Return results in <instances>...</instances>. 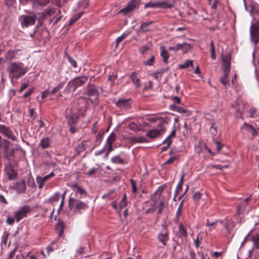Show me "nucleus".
Here are the masks:
<instances>
[{"instance_id": "obj_26", "label": "nucleus", "mask_w": 259, "mask_h": 259, "mask_svg": "<svg viewBox=\"0 0 259 259\" xmlns=\"http://www.w3.org/2000/svg\"><path fill=\"white\" fill-rule=\"evenodd\" d=\"M78 121L76 116L71 115L68 116V124L69 126L75 125Z\"/></svg>"}, {"instance_id": "obj_51", "label": "nucleus", "mask_w": 259, "mask_h": 259, "mask_svg": "<svg viewBox=\"0 0 259 259\" xmlns=\"http://www.w3.org/2000/svg\"><path fill=\"white\" fill-rule=\"evenodd\" d=\"M130 182L132 187V192L134 193H137V188L136 186V182L133 179H131Z\"/></svg>"}, {"instance_id": "obj_56", "label": "nucleus", "mask_w": 259, "mask_h": 259, "mask_svg": "<svg viewBox=\"0 0 259 259\" xmlns=\"http://www.w3.org/2000/svg\"><path fill=\"white\" fill-rule=\"evenodd\" d=\"M201 197V194L199 192H195L193 195V199L195 201H198Z\"/></svg>"}, {"instance_id": "obj_29", "label": "nucleus", "mask_w": 259, "mask_h": 259, "mask_svg": "<svg viewBox=\"0 0 259 259\" xmlns=\"http://www.w3.org/2000/svg\"><path fill=\"white\" fill-rule=\"evenodd\" d=\"M229 75V73H227L226 72H223V75H222L220 78V82L224 85H226L229 83V79L228 78Z\"/></svg>"}, {"instance_id": "obj_37", "label": "nucleus", "mask_w": 259, "mask_h": 259, "mask_svg": "<svg viewBox=\"0 0 259 259\" xmlns=\"http://www.w3.org/2000/svg\"><path fill=\"white\" fill-rule=\"evenodd\" d=\"M166 188L165 185H162L160 186L157 189V190L153 193L152 197H156V195L158 194V193H159L158 198H160V193L165 189Z\"/></svg>"}, {"instance_id": "obj_35", "label": "nucleus", "mask_w": 259, "mask_h": 259, "mask_svg": "<svg viewBox=\"0 0 259 259\" xmlns=\"http://www.w3.org/2000/svg\"><path fill=\"white\" fill-rule=\"evenodd\" d=\"M189 67H193V61L190 60H186L184 64L180 65V68L181 69H186Z\"/></svg>"}, {"instance_id": "obj_31", "label": "nucleus", "mask_w": 259, "mask_h": 259, "mask_svg": "<svg viewBox=\"0 0 259 259\" xmlns=\"http://www.w3.org/2000/svg\"><path fill=\"white\" fill-rule=\"evenodd\" d=\"M7 174H8V178L10 180H14L17 177V173H16V172L11 167H10L7 169Z\"/></svg>"}, {"instance_id": "obj_30", "label": "nucleus", "mask_w": 259, "mask_h": 259, "mask_svg": "<svg viewBox=\"0 0 259 259\" xmlns=\"http://www.w3.org/2000/svg\"><path fill=\"white\" fill-rule=\"evenodd\" d=\"M176 128L175 127H174L170 134L167 137V138L164 141H163V143L164 144L165 142H168V145H170L171 143L172 142L171 138L176 137Z\"/></svg>"}, {"instance_id": "obj_28", "label": "nucleus", "mask_w": 259, "mask_h": 259, "mask_svg": "<svg viewBox=\"0 0 259 259\" xmlns=\"http://www.w3.org/2000/svg\"><path fill=\"white\" fill-rule=\"evenodd\" d=\"M117 138L116 135L112 132L110 134L106 140V144L107 145H113V143L115 141Z\"/></svg>"}, {"instance_id": "obj_16", "label": "nucleus", "mask_w": 259, "mask_h": 259, "mask_svg": "<svg viewBox=\"0 0 259 259\" xmlns=\"http://www.w3.org/2000/svg\"><path fill=\"white\" fill-rule=\"evenodd\" d=\"M130 101V99H119L116 102V105L120 108L127 109L131 106Z\"/></svg>"}, {"instance_id": "obj_49", "label": "nucleus", "mask_w": 259, "mask_h": 259, "mask_svg": "<svg viewBox=\"0 0 259 259\" xmlns=\"http://www.w3.org/2000/svg\"><path fill=\"white\" fill-rule=\"evenodd\" d=\"M154 62V56L152 55L150 58L144 61V64L146 65H153Z\"/></svg>"}, {"instance_id": "obj_59", "label": "nucleus", "mask_w": 259, "mask_h": 259, "mask_svg": "<svg viewBox=\"0 0 259 259\" xmlns=\"http://www.w3.org/2000/svg\"><path fill=\"white\" fill-rule=\"evenodd\" d=\"M202 240V238H201L200 240L199 239V235H197V238L194 240V245L196 247L198 248L199 246V244L201 243Z\"/></svg>"}, {"instance_id": "obj_19", "label": "nucleus", "mask_w": 259, "mask_h": 259, "mask_svg": "<svg viewBox=\"0 0 259 259\" xmlns=\"http://www.w3.org/2000/svg\"><path fill=\"white\" fill-rule=\"evenodd\" d=\"M56 231L59 237H62L64 233V224L62 221H59L56 225Z\"/></svg>"}, {"instance_id": "obj_50", "label": "nucleus", "mask_w": 259, "mask_h": 259, "mask_svg": "<svg viewBox=\"0 0 259 259\" xmlns=\"http://www.w3.org/2000/svg\"><path fill=\"white\" fill-rule=\"evenodd\" d=\"M155 7L158 8V2H156V3L149 2L145 5V9L148 8H155Z\"/></svg>"}, {"instance_id": "obj_52", "label": "nucleus", "mask_w": 259, "mask_h": 259, "mask_svg": "<svg viewBox=\"0 0 259 259\" xmlns=\"http://www.w3.org/2000/svg\"><path fill=\"white\" fill-rule=\"evenodd\" d=\"M98 128H99L98 122L96 121L95 122H94V123L93 125V127L92 128V130H91L92 132L94 134H96V133L98 130Z\"/></svg>"}, {"instance_id": "obj_38", "label": "nucleus", "mask_w": 259, "mask_h": 259, "mask_svg": "<svg viewBox=\"0 0 259 259\" xmlns=\"http://www.w3.org/2000/svg\"><path fill=\"white\" fill-rule=\"evenodd\" d=\"M132 141L133 143H147L148 141L146 138L143 137H135L132 138Z\"/></svg>"}, {"instance_id": "obj_12", "label": "nucleus", "mask_w": 259, "mask_h": 259, "mask_svg": "<svg viewBox=\"0 0 259 259\" xmlns=\"http://www.w3.org/2000/svg\"><path fill=\"white\" fill-rule=\"evenodd\" d=\"M174 0H162L158 2V8L161 9H171L175 6Z\"/></svg>"}, {"instance_id": "obj_55", "label": "nucleus", "mask_w": 259, "mask_h": 259, "mask_svg": "<svg viewBox=\"0 0 259 259\" xmlns=\"http://www.w3.org/2000/svg\"><path fill=\"white\" fill-rule=\"evenodd\" d=\"M242 128H244L245 130L249 132H251V131L253 129L254 127L252 125H249L246 123H245L243 124Z\"/></svg>"}, {"instance_id": "obj_21", "label": "nucleus", "mask_w": 259, "mask_h": 259, "mask_svg": "<svg viewBox=\"0 0 259 259\" xmlns=\"http://www.w3.org/2000/svg\"><path fill=\"white\" fill-rule=\"evenodd\" d=\"M16 189L17 191L19 193L24 192L26 190V185L25 181L23 180L18 182L16 186Z\"/></svg>"}, {"instance_id": "obj_10", "label": "nucleus", "mask_w": 259, "mask_h": 259, "mask_svg": "<svg viewBox=\"0 0 259 259\" xmlns=\"http://www.w3.org/2000/svg\"><path fill=\"white\" fill-rule=\"evenodd\" d=\"M168 49L169 51H178L179 50H182L184 54H186L188 52V50L190 49V45L186 42L182 44H177L175 46L168 47Z\"/></svg>"}, {"instance_id": "obj_14", "label": "nucleus", "mask_w": 259, "mask_h": 259, "mask_svg": "<svg viewBox=\"0 0 259 259\" xmlns=\"http://www.w3.org/2000/svg\"><path fill=\"white\" fill-rule=\"evenodd\" d=\"M19 51V50H9L5 55V59L8 61H12L13 59H17L18 58V53Z\"/></svg>"}, {"instance_id": "obj_36", "label": "nucleus", "mask_w": 259, "mask_h": 259, "mask_svg": "<svg viewBox=\"0 0 259 259\" xmlns=\"http://www.w3.org/2000/svg\"><path fill=\"white\" fill-rule=\"evenodd\" d=\"M104 135V131L99 132L96 138L95 145L98 146L101 143L103 139V136Z\"/></svg>"}, {"instance_id": "obj_5", "label": "nucleus", "mask_w": 259, "mask_h": 259, "mask_svg": "<svg viewBox=\"0 0 259 259\" xmlns=\"http://www.w3.org/2000/svg\"><path fill=\"white\" fill-rule=\"evenodd\" d=\"M166 131V127L162 123H160L158 126V128H154L148 131L146 133V136L148 138L153 139L159 137L164 134Z\"/></svg>"}, {"instance_id": "obj_2", "label": "nucleus", "mask_w": 259, "mask_h": 259, "mask_svg": "<svg viewBox=\"0 0 259 259\" xmlns=\"http://www.w3.org/2000/svg\"><path fill=\"white\" fill-rule=\"evenodd\" d=\"M30 210L31 209L29 206L24 205L14 212V217L9 215L7 217L6 224L9 225H13L15 221L17 223L19 222L23 218L27 217V214L30 212Z\"/></svg>"}, {"instance_id": "obj_1", "label": "nucleus", "mask_w": 259, "mask_h": 259, "mask_svg": "<svg viewBox=\"0 0 259 259\" xmlns=\"http://www.w3.org/2000/svg\"><path fill=\"white\" fill-rule=\"evenodd\" d=\"M7 71L9 74V77L13 84L15 80L20 78L26 73L27 69L22 62H11L7 68Z\"/></svg>"}, {"instance_id": "obj_46", "label": "nucleus", "mask_w": 259, "mask_h": 259, "mask_svg": "<svg viewBox=\"0 0 259 259\" xmlns=\"http://www.w3.org/2000/svg\"><path fill=\"white\" fill-rule=\"evenodd\" d=\"M223 67L224 72L230 74L231 70V62H228L226 63H224Z\"/></svg>"}, {"instance_id": "obj_43", "label": "nucleus", "mask_w": 259, "mask_h": 259, "mask_svg": "<svg viewBox=\"0 0 259 259\" xmlns=\"http://www.w3.org/2000/svg\"><path fill=\"white\" fill-rule=\"evenodd\" d=\"M179 158V155H176L171 156L164 163V164L167 165V164H171L174 161L178 160Z\"/></svg>"}, {"instance_id": "obj_13", "label": "nucleus", "mask_w": 259, "mask_h": 259, "mask_svg": "<svg viewBox=\"0 0 259 259\" xmlns=\"http://www.w3.org/2000/svg\"><path fill=\"white\" fill-rule=\"evenodd\" d=\"M71 188L76 194H80V197H85L87 196V192L84 189L79 186L77 184H72Z\"/></svg>"}, {"instance_id": "obj_9", "label": "nucleus", "mask_w": 259, "mask_h": 259, "mask_svg": "<svg viewBox=\"0 0 259 259\" xmlns=\"http://www.w3.org/2000/svg\"><path fill=\"white\" fill-rule=\"evenodd\" d=\"M162 226L163 229L158 234L157 238L159 241L161 242L163 245L166 246L169 240V233L166 226L164 225Z\"/></svg>"}, {"instance_id": "obj_32", "label": "nucleus", "mask_w": 259, "mask_h": 259, "mask_svg": "<svg viewBox=\"0 0 259 259\" xmlns=\"http://www.w3.org/2000/svg\"><path fill=\"white\" fill-rule=\"evenodd\" d=\"M184 176H185L184 174H183L181 176V180L177 186V188H176V192H175L176 195H178L179 194V193L182 190L183 180H184Z\"/></svg>"}, {"instance_id": "obj_22", "label": "nucleus", "mask_w": 259, "mask_h": 259, "mask_svg": "<svg viewBox=\"0 0 259 259\" xmlns=\"http://www.w3.org/2000/svg\"><path fill=\"white\" fill-rule=\"evenodd\" d=\"M160 55L165 63H167V60L169 58L168 52L165 49L164 47L162 46L160 48Z\"/></svg>"}, {"instance_id": "obj_61", "label": "nucleus", "mask_w": 259, "mask_h": 259, "mask_svg": "<svg viewBox=\"0 0 259 259\" xmlns=\"http://www.w3.org/2000/svg\"><path fill=\"white\" fill-rule=\"evenodd\" d=\"M172 101L177 104H180L181 102V100L180 98L178 97L177 96H175L171 98Z\"/></svg>"}, {"instance_id": "obj_60", "label": "nucleus", "mask_w": 259, "mask_h": 259, "mask_svg": "<svg viewBox=\"0 0 259 259\" xmlns=\"http://www.w3.org/2000/svg\"><path fill=\"white\" fill-rule=\"evenodd\" d=\"M116 78V75H115L114 73H112L111 74H110L108 77V80L111 82H112L114 84V81Z\"/></svg>"}, {"instance_id": "obj_20", "label": "nucleus", "mask_w": 259, "mask_h": 259, "mask_svg": "<svg viewBox=\"0 0 259 259\" xmlns=\"http://www.w3.org/2000/svg\"><path fill=\"white\" fill-rule=\"evenodd\" d=\"M49 179H48L47 177H46V176L43 178L41 177L40 176H37L36 178V181L38 185V188L39 189H42L44 186L45 183Z\"/></svg>"}, {"instance_id": "obj_4", "label": "nucleus", "mask_w": 259, "mask_h": 259, "mask_svg": "<svg viewBox=\"0 0 259 259\" xmlns=\"http://www.w3.org/2000/svg\"><path fill=\"white\" fill-rule=\"evenodd\" d=\"M88 80V77L85 75L76 77L68 82L67 87L69 90L72 89V91L74 92L77 88L86 83Z\"/></svg>"}, {"instance_id": "obj_18", "label": "nucleus", "mask_w": 259, "mask_h": 259, "mask_svg": "<svg viewBox=\"0 0 259 259\" xmlns=\"http://www.w3.org/2000/svg\"><path fill=\"white\" fill-rule=\"evenodd\" d=\"M130 79L133 82V83L135 85L136 88L138 89L141 87V84L140 83V80L137 77L136 72H134L131 75Z\"/></svg>"}, {"instance_id": "obj_24", "label": "nucleus", "mask_w": 259, "mask_h": 259, "mask_svg": "<svg viewBox=\"0 0 259 259\" xmlns=\"http://www.w3.org/2000/svg\"><path fill=\"white\" fill-rule=\"evenodd\" d=\"M154 21H150L146 22H142L140 25V28L141 29L142 32H146L149 30V26L153 24Z\"/></svg>"}, {"instance_id": "obj_25", "label": "nucleus", "mask_w": 259, "mask_h": 259, "mask_svg": "<svg viewBox=\"0 0 259 259\" xmlns=\"http://www.w3.org/2000/svg\"><path fill=\"white\" fill-rule=\"evenodd\" d=\"M50 140L49 138H43L41 140L39 146L42 149H46L50 147Z\"/></svg>"}, {"instance_id": "obj_63", "label": "nucleus", "mask_w": 259, "mask_h": 259, "mask_svg": "<svg viewBox=\"0 0 259 259\" xmlns=\"http://www.w3.org/2000/svg\"><path fill=\"white\" fill-rule=\"evenodd\" d=\"M97 170L98 168H93L91 169L88 172H87V175L89 176H91L94 175Z\"/></svg>"}, {"instance_id": "obj_17", "label": "nucleus", "mask_w": 259, "mask_h": 259, "mask_svg": "<svg viewBox=\"0 0 259 259\" xmlns=\"http://www.w3.org/2000/svg\"><path fill=\"white\" fill-rule=\"evenodd\" d=\"M9 146L10 142L7 140L3 139L2 137L1 136L0 150L3 151L4 154L7 155Z\"/></svg>"}, {"instance_id": "obj_7", "label": "nucleus", "mask_w": 259, "mask_h": 259, "mask_svg": "<svg viewBox=\"0 0 259 259\" xmlns=\"http://www.w3.org/2000/svg\"><path fill=\"white\" fill-rule=\"evenodd\" d=\"M36 17L34 15H22L19 18L21 25L22 27H28L35 24Z\"/></svg>"}, {"instance_id": "obj_48", "label": "nucleus", "mask_w": 259, "mask_h": 259, "mask_svg": "<svg viewBox=\"0 0 259 259\" xmlns=\"http://www.w3.org/2000/svg\"><path fill=\"white\" fill-rule=\"evenodd\" d=\"M67 58L68 62L71 64V65H72L73 67L76 68L77 66L76 61L74 59H73L71 57L67 55Z\"/></svg>"}, {"instance_id": "obj_27", "label": "nucleus", "mask_w": 259, "mask_h": 259, "mask_svg": "<svg viewBox=\"0 0 259 259\" xmlns=\"http://www.w3.org/2000/svg\"><path fill=\"white\" fill-rule=\"evenodd\" d=\"M139 0H131L127 6L131 10V11H132L136 8H138L139 7Z\"/></svg>"}, {"instance_id": "obj_41", "label": "nucleus", "mask_w": 259, "mask_h": 259, "mask_svg": "<svg viewBox=\"0 0 259 259\" xmlns=\"http://www.w3.org/2000/svg\"><path fill=\"white\" fill-rule=\"evenodd\" d=\"M44 11L47 17H50L55 13L56 9L54 8H48L45 9Z\"/></svg>"}, {"instance_id": "obj_15", "label": "nucleus", "mask_w": 259, "mask_h": 259, "mask_svg": "<svg viewBox=\"0 0 259 259\" xmlns=\"http://www.w3.org/2000/svg\"><path fill=\"white\" fill-rule=\"evenodd\" d=\"M50 0H34L32 3V7L35 9H41L47 6Z\"/></svg>"}, {"instance_id": "obj_64", "label": "nucleus", "mask_w": 259, "mask_h": 259, "mask_svg": "<svg viewBox=\"0 0 259 259\" xmlns=\"http://www.w3.org/2000/svg\"><path fill=\"white\" fill-rule=\"evenodd\" d=\"M215 148L218 151H220L223 147V145L218 141L215 142Z\"/></svg>"}, {"instance_id": "obj_62", "label": "nucleus", "mask_w": 259, "mask_h": 259, "mask_svg": "<svg viewBox=\"0 0 259 259\" xmlns=\"http://www.w3.org/2000/svg\"><path fill=\"white\" fill-rule=\"evenodd\" d=\"M176 111L180 113H187V110L183 107L178 106Z\"/></svg>"}, {"instance_id": "obj_47", "label": "nucleus", "mask_w": 259, "mask_h": 259, "mask_svg": "<svg viewBox=\"0 0 259 259\" xmlns=\"http://www.w3.org/2000/svg\"><path fill=\"white\" fill-rule=\"evenodd\" d=\"M129 128L135 132H138L140 131L139 126L135 123H131L128 125Z\"/></svg>"}, {"instance_id": "obj_23", "label": "nucleus", "mask_w": 259, "mask_h": 259, "mask_svg": "<svg viewBox=\"0 0 259 259\" xmlns=\"http://www.w3.org/2000/svg\"><path fill=\"white\" fill-rule=\"evenodd\" d=\"M179 235L181 238L183 237L186 238L188 236V233L186 228L182 224H180L179 226Z\"/></svg>"}, {"instance_id": "obj_3", "label": "nucleus", "mask_w": 259, "mask_h": 259, "mask_svg": "<svg viewBox=\"0 0 259 259\" xmlns=\"http://www.w3.org/2000/svg\"><path fill=\"white\" fill-rule=\"evenodd\" d=\"M69 208L75 213H81V210L87 209L89 207L88 203L82 202L79 199L70 198L68 201Z\"/></svg>"}, {"instance_id": "obj_11", "label": "nucleus", "mask_w": 259, "mask_h": 259, "mask_svg": "<svg viewBox=\"0 0 259 259\" xmlns=\"http://www.w3.org/2000/svg\"><path fill=\"white\" fill-rule=\"evenodd\" d=\"M0 133L12 141L16 140V136L11 129L4 125L0 124Z\"/></svg>"}, {"instance_id": "obj_8", "label": "nucleus", "mask_w": 259, "mask_h": 259, "mask_svg": "<svg viewBox=\"0 0 259 259\" xmlns=\"http://www.w3.org/2000/svg\"><path fill=\"white\" fill-rule=\"evenodd\" d=\"M250 30L251 38L256 44L259 41V20L251 25Z\"/></svg>"}, {"instance_id": "obj_6", "label": "nucleus", "mask_w": 259, "mask_h": 259, "mask_svg": "<svg viewBox=\"0 0 259 259\" xmlns=\"http://www.w3.org/2000/svg\"><path fill=\"white\" fill-rule=\"evenodd\" d=\"M87 95L90 97H95V99H90V101L92 103L97 104L98 102V96H99V92L98 91L97 88L93 85H92L91 83H89L88 86L87 87Z\"/></svg>"}, {"instance_id": "obj_44", "label": "nucleus", "mask_w": 259, "mask_h": 259, "mask_svg": "<svg viewBox=\"0 0 259 259\" xmlns=\"http://www.w3.org/2000/svg\"><path fill=\"white\" fill-rule=\"evenodd\" d=\"M210 52H211V57L212 59L215 60L216 59V55L215 54V48L214 46V43L212 40L210 42Z\"/></svg>"}, {"instance_id": "obj_33", "label": "nucleus", "mask_w": 259, "mask_h": 259, "mask_svg": "<svg viewBox=\"0 0 259 259\" xmlns=\"http://www.w3.org/2000/svg\"><path fill=\"white\" fill-rule=\"evenodd\" d=\"M251 240L253 243L254 247L257 249H258L259 248V234L252 235Z\"/></svg>"}, {"instance_id": "obj_34", "label": "nucleus", "mask_w": 259, "mask_h": 259, "mask_svg": "<svg viewBox=\"0 0 259 259\" xmlns=\"http://www.w3.org/2000/svg\"><path fill=\"white\" fill-rule=\"evenodd\" d=\"M164 207H165L164 198H162L160 200V201L158 203V209L157 211L158 214H160L162 213V211L164 209Z\"/></svg>"}, {"instance_id": "obj_58", "label": "nucleus", "mask_w": 259, "mask_h": 259, "mask_svg": "<svg viewBox=\"0 0 259 259\" xmlns=\"http://www.w3.org/2000/svg\"><path fill=\"white\" fill-rule=\"evenodd\" d=\"M38 15L40 21H44L48 17L44 12L38 13Z\"/></svg>"}, {"instance_id": "obj_40", "label": "nucleus", "mask_w": 259, "mask_h": 259, "mask_svg": "<svg viewBox=\"0 0 259 259\" xmlns=\"http://www.w3.org/2000/svg\"><path fill=\"white\" fill-rule=\"evenodd\" d=\"M127 205V201L126 194H124L119 204L120 209H121L123 208L126 207Z\"/></svg>"}, {"instance_id": "obj_57", "label": "nucleus", "mask_w": 259, "mask_h": 259, "mask_svg": "<svg viewBox=\"0 0 259 259\" xmlns=\"http://www.w3.org/2000/svg\"><path fill=\"white\" fill-rule=\"evenodd\" d=\"M29 116L30 117V118L33 120H34L35 118H36V116L35 115V110L34 109L32 108V109H30L29 110Z\"/></svg>"}, {"instance_id": "obj_39", "label": "nucleus", "mask_w": 259, "mask_h": 259, "mask_svg": "<svg viewBox=\"0 0 259 259\" xmlns=\"http://www.w3.org/2000/svg\"><path fill=\"white\" fill-rule=\"evenodd\" d=\"M111 161L116 164H122L124 163V161L123 159L121 158L120 156L117 155L114 156L111 158Z\"/></svg>"}, {"instance_id": "obj_42", "label": "nucleus", "mask_w": 259, "mask_h": 259, "mask_svg": "<svg viewBox=\"0 0 259 259\" xmlns=\"http://www.w3.org/2000/svg\"><path fill=\"white\" fill-rule=\"evenodd\" d=\"M63 83L58 84L56 87L52 89V90L50 92V94L52 95L56 94L63 88Z\"/></svg>"}, {"instance_id": "obj_53", "label": "nucleus", "mask_w": 259, "mask_h": 259, "mask_svg": "<svg viewBox=\"0 0 259 259\" xmlns=\"http://www.w3.org/2000/svg\"><path fill=\"white\" fill-rule=\"evenodd\" d=\"M131 12H132L131 10L129 9V8L127 6H126L124 8L121 9L119 13H122L124 15H126L129 14Z\"/></svg>"}, {"instance_id": "obj_45", "label": "nucleus", "mask_w": 259, "mask_h": 259, "mask_svg": "<svg viewBox=\"0 0 259 259\" xmlns=\"http://www.w3.org/2000/svg\"><path fill=\"white\" fill-rule=\"evenodd\" d=\"M60 197V194L59 192L55 193L54 195L49 199V202H55L58 201Z\"/></svg>"}, {"instance_id": "obj_54", "label": "nucleus", "mask_w": 259, "mask_h": 259, "mask_svg": "<svg viewBox=\"0 0 259 259\" xmlns=\"http://www.w3.org/2000/svg\"><path fill=\"white\" fill-rule=\"evenodd\" d=\"M149 49H150V47L147 45H145L143 47H141L139 49V51L141 54H144L146 52L148 51Z\"/></svg>"}]
</instances>
